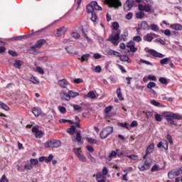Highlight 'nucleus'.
I'll return each mask as SVG.
<instances>
[{
	"label": "nucleus",
	"mask_w": 182,
	"mask_h": 182,
	"mask_svg": "<svg viewBox=\"0 0 182 182\" xmlns=\"http://www.w3.org/2000/svg\"><path fill=\"white\" fill-rule=\"evenodd\" d=\"M68 94H69V96H70V97H76V96H79L78 92H73L72 90H69Z\"/></svg>",
	"instance_id": "obj_33"
},
{
	"label": "nucleus",
	"mask_w": 182,
	"mask_h": 182,
	"mask_svg": "<svg viewBox=\"0 0 182 182\" xmlns=\"http://www.w3.org/2000/svg\"><path fill=\"white\" fill-rule=\"evenodd\" d=\"M112 109H113V107L112 106H108L107 107H105V113H106L107 114L108 113H110V112H112Z\"/></svg>",
	"instance_id": "obj_55"
},
{
	"label": "nucleus",
	"mask_w": 182,
	"mask_h": 182,
	"mask_svg": "<svg viewBox=\"0 0 182 182\" xmlns=\"http://www.w3.org/2000/svg\"><path fill=\"white\" fill-rule=\"evenodd\" d=\"M113 133V127H107L104 128L100 134V136L101 139H107L110 134Z\"/></svg>",
	"instance_id": "obj_4"
},
{
	"label": "nucleus",
	"mask_w": 182,
	"mask_h": 182,
	"mask_svg": "<svg viewBox=\"0 0 182 182\" xmlns=\"http://www.w3.org/2000/svg\"><path fill=\"white\" fill-rule=\"evenodd\" d=\"M155 120L156 122H161V120H163V117H161V115L160 114H156L155 115Z\"/></svg>",
	"instance_id": "obj_51"
},
{
	"label": "nucleus",
	"mask_w": 182,
	"mask_h": 182,
	"mask_svg": "<svg viewBox=\"0 0 182 182\" xmlns=\"http://www.w3.org/2000/svg\"><path fill=\"white\" fill-rule=\"evenodd\" d=\"M133 41H134V42H141V37L139 36H134Z\"/></svg>",
	"instance_id": "obj_61"
},
{
	"label": "nucleus",
	"mask_w": 182,
	"mask_h": 182,
	"mask_svg": "<svg viewBox=\"0 0 182 182\" xmlns=\"http://www.w3.org/2000/svg\"><path fill=\"white\" fill-rule=\"evenodd\" d=\"M151 55H152V56H154L155 58H164V55L160 53H157V51L154 50H151L150 52Z\"/></svg>",
	"instance_id": "obj_21"
},
{
	"label": "nucleus",
	"mask_w": 182,
	"mask_h": 182,
	"mask_svg": "<svg viewBox=\"0 0 182 182\" xmlns=\"http://www.w3.org/2000/svg\"><path fill=\"white\" fill-rule=\"evenodd\" d=\"M61 145L62 144L60 143V141L58 139H53L47 141L44 144V147H46V149H58L60 147Z\"/></svg>",
	"instance_id": "obj_2"
},
{
	"label": "nucleus",
	"mask_w": 182,
	"mask_h": 182,
	"mask_svg": "<svg viewBox=\"0 0 182 182\" xmlns=\"http://www.w3.org/2000/svg\"><path fill=\"white\" fill-rule=\"evenodd\" d=\"M74 83L79 85V83H83V80L82 78H75L73 80Z\"/></svg>",
	"instance_id": "obj_54"
},
{
	"label": "nucleus",
	"mask_w": 182,
	"mask_h": 182,
	"mask_svg": "<svg viewBox=\"0 0 182 182\" xmlns=\"http://www.w3.org/2000/svg\"><path fill=\"white\" fill-rule=\"evenodd\" d=\"M154 150V144L153 143L150 144L146 149L145 155L143 156V159H146L149 154H151Z\"/></svg>",
	"instance_id": "obj_9"
},
{
	"label": "nucleus",
	"mask_w": 182,
	"mask_h": 182,
	"mask_svg": "<svg viewBox=\"0 0 182 182\" xmlns=\"http://www.w3.org/2000/svg\"><path fill=\"white\" fill-rule=\"evenodd\" d=\"M92 5L94 8V10L95 9V11H102V8L100 6H99V4H97V2L92 1Z\"/></svg>",
	"instance_id": "obj_27"
},
{
	"label": "nucleus",
	"mask_w": 182,
	"mask_h": 182,
	"mask_svg": "<svg viewBox=\"0 0 182 182\" xmlns=\"http://www.w3.org/2000/svg\"><path fill=\"white\" fill-rule=\"evenodd\" d=\"M119 59L122 62H128V63L131 62L130 58L127 55H120Z\"/></svg>",
	"instance_id": "obj_28"
},
{
	"label": "nucleus",
	"mask_w": 182,
	"mask_h": 182,
	"mask_svg": "<svg viewBox=\"0 0 182 182\" xmlns=\"http://www.w3.org/2000/svg\"><path fill=\"white\" fill-rule=\"evenodd\" d=\"M162 116L166 118V122L169 124H173L174 126H177V123L174 122L173 119L176 120H181L182 119V117L180 114L171 112H164L162 113Z\"/></svg>",
	"instance_id": "obj_1"
},
{
	"label": "nucleus",
	"mask_w": 182,
	"mask_h": 182,
	"mask_svg": "<svg viewBox=\"0 0 182 182\" xmlns=\"http://www.w3.org/2000/svg\"><path fill=\"white\" fill-rule=\"evenodd\" d=\"M170 29L173 31H182V25L178 23H173L169 26Z\"/></svg>",
	"instance_id": "obj_15"
},
{
	"label": "nucleus",
	"mask_w": 182,
	"mask_h": 182,
	"mask_svg": "<svg viewBox=\"0 0 182 182\" xmlns=\"http://www.w3.org/2000/svg\"><path fill=\"white\" fill-rule=\"evenodd\" d=\"M30 163L31 164H32L33 166H38V164L39 163V161H38V159H31L30 160Z\"/></svg>",
	"instance_id": "obj_46"
},
{
	"label": "nucleus",
	"mask_w": 182,
	"mask_h": 182,
	"mask_svg": "<svg viewBox=\"0 0 182 182\" xmlns=\"http://www.w3.org/2000/svg\"><path fill=\"white\" fill-rule=\"evenodd\" d=\"M86 140L90 144H97V141L93 138H86Z\"/></svg>",
	"instance_id": "obj_35"
},
{
	"label": "nucleus",
	"mask_w": 182,
	"mask_h": 182,
	"mask_svg": "<svg viewBox=\"0 0 182 182\" xmlns=\"http://www.w3.org/2000/svg\"><path fill=\"white\" fill-rule=\"evenodd\" d=\"M94 11L95 10H94V7L92 4V2L90 4L87 5V12L88 14H94L95 13Z\"/></svg>",
	"instance_id": "obj_25"
},
{
	"label": "nucleus",
	"mask_w": 182,
	"mask_h": 182,
	"mask_svg": "<svg viewBox=\"0 0 182 182\" xmlns=\"http://www.w3.org/2000/svg\"><path fill=\"white\" fill-rule=\"evenodd\" d=\"M105 4L111 8H119V6H122V3L119 0H105Z\"/></svg>",
	"instance_id": "obj_6"
},
{
	"label": "nucleus",
	"mask_w": 182,
	"mask_h": 182,
	"mask_svg": "<svg viewBox=\"0 0 182 182\" xmlns=\"http://www.w3.org/2000/svg\"><path fill=\"white\" fill-rule=\"evenodd\" d=\"M37 48H38L36 46H33L28 50V52L31 55H38V53H39V51L37 50Z\"/></svg>",
	"instance_id": "obj_20"
},
{
	"label": "nucleus",
	"mask_w": 182,
	"mask_h": 182,
	"mask_svg": "<svg viewBox=\"0 0 182 182\" xmlns=\"http://www.w3.org/2000/svg\"><path fill=\"white\" fill-rule=\"evenodd\" d=\"M58 110L63 114H65V113H66V108L65 107H63V106H59L58 107Z\"/></svg>",
	"instance_id": "obj_48"
},
{
	"label": "nucleus",
	"mask_w": 182,
	"mask_h": 182,
	"mask_svg": "<svg viewBox=\"0 0 182 182\" xmlns=\"http://www.w3.org/2000/svg\"><path fill=\"white\" fill-rule=\"evenodd\" d=\"M148 79H149V80H152L153 82L157 81V78L156 77V76L152 75H148Z\"/></svg>",
	"instance_id": "obj_58"
},
{
	"label": "nucleus",
	"mask_w": 182,
	"mask_h": 182,
	"mask_svg": "<svg viewBox=\"0 0 182 182\" xmlns=\"http://www.w3.org/2000/svg\"><path fill=\"white\" fill-rule=\"evenodd\" d=\"M24 168L26 170H32L33 168V166L31 164H27L24 166Z\"/></svg>",
	"instance_id": "obj_59"
},
{
	"label": "nucleus",
	"mask_w": 182,
	"mask_h": 182,
	"mask_svg": "<svg viewBox=\"0 0 182 182\" xmlns=\"http://www.w3.org/2000/svg\"><path fill=\"white\" fill-rule=\"evenodd\" d=\"M119 39H120V31L117 32L114 36H109L107 41L114 44V46H117L119 45Z\"/></svg>",
	"instance_id": "obj_5"
},
{
	"label": "nucleus",
	"mask_w": 182,
	"mask_h": 182,
	"mask_svg": "<svg viewBox=\"0 0 182 182\" xmlns=\"http://www.w3.org/2000/svg\"><path fill=\"white\" fill-rule=\"evenodd\" d=\"M160 170H161V168H160V166H159V165L155 164L152 166L151 171V173H154L156 171H160Z\"/></svg>",
	"instance_id": "obj_31"
},
{
	"label": "nucleus",
	"mask_w": 182,
	"mask_h": 182,
	"mask_svg": "<svg viewBox=\"0 0 182 182\" xmlns=\"http://www.w3.org/2000/svg\"><path fill=\"white\" fill-rule=\"evenodd\" d=\"M126 157H128V159H130V160H137V159H139V156L134 154L127 155Z\"/></svg>",
	"instance_id": "obj_44"
},
{
	"label": "nucleus",
	"mask_w": 182,
	"mask_h": 182,
	"mask_svg": "<svg viewBox=\"0 0 182 182\" xmlns=\"http://www.w3.org/2000/svg\"><path fill=\"white\" fill-rule=\"evenodd\" d=\"M162 144H163V149H165V150H168V142H167V141L164 140L162 141Z\"/></svg>",
	"instance_id": "obj_50"
},
{
	"label": "nucleus",
	"mask_w": 182,
	"mask_h": 182,
	"mask_svg": "<svg viewBox=\"0 0 182 182\" xmlns=\"http://www.w3.org/2000/svg\"><path fill=\"white\" fill-rule=\"evenodd\" d=\"M32 113L34 116L38 117L42 113V109L38 107H35L32 109Z\"/></svg>",
	"instance_id": "obj_18"
},
{
	"label": "nucleus",
	"mask_w": 182,
	"mask_h": 182,
	"mask_svg": "<svg viewBox=\"0 0 182 182\" xmlns=\"http://www.w3.org/2000/svg\"><path fill=\"white\" fill-rule=\"evenodd\" d=\"M112 28L113 29H114L115 31H117L119 29V23L117 22H114L112 23Z\"/></svg>",
	"instance_id": "obj_63"
},
{
	"label": "nucleus",
	"mask_w": 182,
	"mask_h": 182,
	"mask_svg": "<svg viewBox=\"0 0 182 182\" xmlns=\"http://www.w3.org/2000/svg\"><path fill=\"white\" fill-rule=\"evenodd\" d=\"M30 82L33 83V85H38V83H39V80H38V78L35 76H31L30 77Z\"/></svg>",
	"instance_id": "obj_30"
},
{
	"label": "nucleus",
	"mask_w": 182,
	"mask_h": 182,
	"mask_svg": "<svg viewBox=\"0 0 182 182\" xmlns=\"http://www.w3.org/2000/svg\"><path fill=\"white\" fill-rule=\"evenodd\" d=\"M87 97L90 99H96V93L93 91H90L87 95Z\"/></svg>",
	"instance_id": "obj_34"
},
{
	"label": "nucleus",
	"mask_w": 182,
	"mask_h": 182,
	"mask_svg": "<svg viewBox=\"0 0 182 182\" xmlns=\"http://www.w3.org/2000/svg\"><path fill=\"white\" fill-rule=\"evenodd\" d=\"M60 97L63 100H67L69 101L70 100V96L69 95V92L67 93L65 91H61L60 93Z\"/></svg>",
	"instance_id": "obj_14"
},
{
	"label": "nucleus",
	"mask_w": 182,
	"mask_h": 182,
	"mask_svg": "<svg viewBox=\"0 0 182 182\" xmlns=\"http://www.w3.org/2000/svg\"><path fill=\"white\" fill-rule=\"evenodd\" d=\"M73 153L78 157V156L82 154V150L80 148H75L73 149Z\"/></svg>",
	"instance_id": "obj_37"
},
{
	"label": "nucleus",
	"mask_w": 182,
	"mask_h": 182,
	"mask_svg": "<svg viewBox=\"0 0 182 182\" xmlns=\"http://www.w3.org/2000/svg\"><path fill=\"white\" fill-rule=\"evenodd\" d=\"M134 4V0H127L125 4H124V9L126 12L130 11L132 8H133V5Z\"/></svg>",
	"instance_id": "obj_7"
},
{
	"label": "nucleus",
	"mask_w": 182,
	"mask_h": 182,
	"mask_svg": "<svg viewBox=\"0 0 182 182\" xmlns=\"http://www.w3.org/2000/svg\"><path fill=\"white\" fill-rule=\"evenodd\" d=\"M139 11H145V12H151V7L149 4H146L145 6L140 4L138 6Z\"/></svg>",
	"instance_id": "obj_12"
},
{
	"label": "nucleus",
	"mask_w": 182,
	"mask_h": 182,
	"mask_svg": "<svg viewBox=\"0 0 182 182\" xmlns=\"http://www.w3.org/2000/svg\"><path fill=\"white\" fill-rule=\"evenodd\" d=\"M24 38H31V34L24 36H17L14 38L16 41H22Z\"/></svg>",
	"instance_id": "obj_45"
},
{
	"label": "nucleus",
	"mask_w": 182,
	"mask_h": 182,
	"mask_svg": "<svg viewBox=\"0 0 182 182\" xmlns=\"http://www.w3.org/2000/svg\"><path fill=\"white\" fill-rule=\"evenodd\" d=\"M58 85L63 89H65L68 86H69V82L65 79L60 80L58 81Z\"/></svg>",
	"instance_id": "obj_16"
},
{
	"label": "nucleus",
	"mask_w": 182,
	"mask_h": 182,
	"mask_svg": "<svg viewBox=\"0 0 182 182\" xmlns=\"http://www.w3.org/2000/svg\"><path fill=\"white\" fill-rule=\"evenodd\" d=\"M51 160H53V155H49L48 157L46 158V163H49Z\"/></svg>",
	"instance_id": "obj_64"
},
{
	"label": "nucleus",
	"mask_w": 182,
	"mask_h": 182,
	"mask_svg": "<svg viewBox=\"0 0 182 182\" xmlns=\"http://www.w3.org/2000/svg\"><path fill=\"white\" fill-rule=\"evenodd\" d=\"M150 28L151 29L154 31V32H159V26L156 24H151L150 25Z\"/></svg>",
	"instance_id": "obj_36"
},
{
	"label": "nucleus",
	"mask_w": 182,
	"mask_h": 182,
	"mask_svg": "<svg viewBox=\"0 0 182 182\" xmlns=\"http://www.w3.org/2000/svg\"><path fill=\"white\" fill-rule=\"evenodd\" d=\"M76 132V127L71 126L70 129H67V133L70 134L71 136H73Z\"/></svg>",
	"instance_id": "obj_26"
},
{
	"label": "nucleus",
	"mask_w": 182,
	"mask_h": 182,
	"mask_svg": "<svg viewBox=\"0 0 182 182\" xmlns=\"http://www.w3.org/2000/svg\"><path fill=\"white\" fill-rule=\"evenodd\" d=\"M129 34L127 33V32H124L122 36H121V38H120V40L121 41H123V42H126L127 41V36Z\"/></svg>",
	"instance_id": "obj_39"
},
{
	"label": "nucleus",
	"mask_w": 182,
	"mask_h": 182,
	"mask_svg": "<svg viewBox=\"0 0 182 182\" xmlns=\"http://www.w3.org/2000/svg\"><path fill=\"white\" fill-rule=\"evenodd\" d=\"M77 159L82 161V163H86V161H87V159L86 158V156H85L83 154H80L78 156H77Z\"/></svg>",
	"instance_id": "obj_32"
},
{
	"label": "nucleus",
	"mask_w": 182,
	"mask_h": 182,
	"mask_svg": "<svg viewBox=\"0 0 182 182\" xmlns=\"http://www.w3.org/2000/svg\"><path fill=\"white\" fill-rule=\"evenodd\" d=\"M46 43V41L45 39L38 40L37 41V44L35 45V46L37 48H42V46L45 45Z\"/></svg>",
	"instance_id": "obj_24"
},
{
	"label": "nucleus",
	"mask_w": 182,
	"mask_h": 182,
	"mask_svg": "<svg viewBox=\"0 0 182 182\" xmlns=\"http://www.w3.org/2000/svg\"><path fill=\"white\" fill-rule=\"evenodd\" d=\"M151 105H153L154 106H156V107H159V106H160V102L152 100L150 101Z\"/></svg>",
	"instance_id": "obj_52"
},
{
	"label": "nucleus",
	"mask_w": 182,
	"mask_h": 182,
	"mask_svg": "<svg viewBox=\"0 0 182 182\" xmlns=\"http://www.w3.org/2000/svg\"><path fill=\"white\" fill-rule=\"evenodd\" d=\"M169 60H170V58H165L160 60V63H161V65H166Z\"/></svg>",
	"instance_id": "obj_43"
},
{
	"label": "nucleus",
	"mask_w": 182,
	"mask_h": 182,
	"mask_svg": "<svg viewBox=\"0 0 182 182\" xmlns=\"http://www.w3.org/2000/svg\"><path fill=\"white\" fill-rule=\"evenodd\" d=\"M181 174H182V167L178 169L171 171V172H168V177H171V176H181Z\"/></svg>",
	"instance_id": "obj_11"
},
{
	"label": "nucleus",
	"mask_w": 182,
	"mask_h": 182,
	"mask_svg": "<svg viewBox=\"0 0 182 182\" xmlns=\"http://www.w3.org/2000/svg\"><path fill=\"white\" fill-rule=\"evenodd\" d=\"M156 38H157L156 34L150 33L145 35L143 39L145 42H151V41H153V39H156Z\"/></svg>",
	"instance_id": "obj_8"
},
{
	"label": "nucleus",
	"mask_w": 182,
	"mask_h": 182,
	"mask_svg": "<svg viewBox=\"0 0 182 182\" xmlns=\"http://www.w3.org/2000/svg\"><path fill=\"white\" fill-rule=\"evenodd\" d=\"M23 66V61L21 60H16L14 63V67L16 69H21Z\"/></svg>",
	"instance_id": "obj_17"
},
{
	"label": "nucleus",
	"mask_w": 182,
	"mask_h": 182,
	"mask_svg": "<svg viewBox=\"0 0 182 182\" xmlns=\"http://www.w3.org/2000/svg\"><path fill=\"white\" fill-rule=\"evenodd\" d=\"M144 159V164H140L138 166V168H139L141 171L149 170V168H150V167L151 166V163L153 161L151 158L146 157V159Z\"/></svg>",
	"instance_id": "obj_3"
},
{
	"label": "nucleus",
	"mask_w": 182,
	"mask_h": 182,
	"mask_svg": "<svg viewBox=\"0 0 182 182\" xmlns=\"http://www.w3.org/2000/svg\"><path fill=\"white\" fill-rule=\"evenodd\" d=\"M36 72H38V73H40V75H44L45 72L43 71V69H42V68L41 67H37L36 68Z\"/></svg>",
	"instance_id": "obj_53"
},
{
	"label": "nucleus",
	"mask_w": 182,
	"mask_h": 182,
	"mask_svg": "<svg viewBox=\"0 0 182 182\" xmlns=\"http://www.w3.org/2000/svg\"><path fill=\"white\" fill-rule=\"evenodd\" d=\"M71 36L74 38V39H79V38H80V35H79L77 32H73Z\"/></svg>",
	"instance_id": "obj_47"
},
{
	"label": "nucleus",
	"mask_w": 182,
	"mask_h": 182,
	"mask_svg": "<svg viewBox=\"0 0 182 182\" xmlns=\"http://www.w3.org/2000/svg\"><path fill=\"white\" fill-rule=\"evenodd\" d=\"M163 33H164V35L166 36H170V35H171V31L168 29H166L165 31H162Z\"/></svg>",
	"instance_id": "obj_62"
},
{
	"label": "nucleus",
	"mask_w": 182,
	"mask_h": 182,
	"mask_svg": "<svg viewBox=\"0 0 182 182\" xmlns=\"http://www.w3.org/2000/svg\"><path fill=\"white\" fill-rule=\"evenodd\" d=\"M147 89H153V87H156V82H150L146 85Z\"/></svg>",
	"instance_id": "obj_41"
},
{
	"label": "nucleus",
	"mask_w": 182,
	"mask_h": 182,
	"mask_svg": "<svg viewBox=\"0 0 182 182\" xmlns=\"http://www.w3.org/2000/svg\"><path fill=\"white\" fill-rule=\"evenodd\" d=\"M118 126L120 127H124V129H127V130H130V127L127 126V124L118 123Z\"/></svg>",
	"instance_id": "obj_56"
},
{
	"label": "nucleus",
	"mask_w": 182,
	"mask_h": 182,
	"mask_svg": "<svg viewBox=\"0 0 182 182\" xmlns=\"http://www.w3.org/2000/svg\"><path fill=\"white\" fill-rule=\"evenodd\" d=\"M159 81L160 82V83H162V85H167V83H168L166 77H160L159 79Z\"/></svg>",
	"instance_id": "obj_42"
},
{
	"label": "nucleus",
	"mask_w": 182,
	"mask_h": 182,
	"mask_svg": "<svg viewBox=\"0 0 182 182\" xmlns=\"http://www.w3.org/2000/svg\"><path fill=\"white\" fill-rule=\"evenodd\" d=\"M32 132L35 134L36 139H42V137H43V136L45 135V133H43V132L38 129V128L36 127H33L32 129Z\"/></svg>",
	"instance_id": "obj_10"
},
{
	"label": "nucleus",
	"mask_w": 182,
	"mask_h": 182,
	"mask_svg": "<svg viewBox=\"0 0 182 182\" xmlns=\"http://www.w3.org/2000/svg\"><path fill=\"white\" fill-rule=\"evenodd\" d=\"M117 96L119 100H121V102H122V100H124V97H123V94H122V88L119 87L117 90Z\"/></svg>",
	"instance_id": "obj_22"
},
{
	"label": "nucleus",
	"mask_w": 182,
	"mask_h": 182,
	"mask_svg": "<svg viewBox=\"0 0 182 182\" xmlns=\"http://www.w3.org/2000/svg\"><path fill=\"white\" fill-rule=\"evenodd\" d=\"M90 58V54L87 53L85 55H83L81 56V58H79L78 59L81 60V63H83V62H87V60Z\"/></svg>",
	"instance_id": "obj_23"
},
{
	"label": "nucleus",
	"mask_w": 182,
	"mask_h": 182,
	"mask_svg": "<svg viewBox=\"0 0 182 182\" xmlns=\"http://www.w3.org/2000/svg\"><path fill=\"white\" fill-rule=\"evenodd\" d=\"M140 63H144L145 65H149V66H153V64L146 60H143V59H141L140 60Z\"/></svg>",
	"instance_id": "obj_57"
},
{
	"label": "nucleus",
	"mask_w": 182,
	"mask_h": 182,
	"mask_svg": "<svg viewBox=\"0 0 182 182\" xmlns=\"http://www.w3.org/2000/svg\"><path fill=\"white\" fill-rule=\"evenodd\" d=\"M87 156L92 163H96V159H95V157H93L92 154H87Z\"/></svg>",
	"instance_id": "obj_49"
},
{
	"label": "nucleus",
	"mask_w": 182,
	"mask_h": 182,
	"mask_svg": "<svg viewBox=\"0 0 182 182\" xmlns=\"http://www.w3.org/2000/svg\"><path fill=\"white\" fill-rule=\"evenodd\" d=\"M65 32H66V28H65V26H63L60 28H58L56 30V36H62V35L65 34Z\"/></svg>",
	"instance_id": "obj_19"
},
{
	"label": "nucleus",
	"mask_w": 182,
	"mask_h": 182,
	"mask_svg": "<svg viewBox=\"0 0 182 182\" xmlns=\"http://www.w3.org/2000/svg\"><path fill=\"white\" fill-rule=\"evenodd\" d=\"M136 43L134 41H130L127 44V48H129L131 52H136L137 48H135Z\"/></svg>",
	"instance_id": "obj_13"
},
{
	"label": "nucleus",
	"mask_w": 182,
	"mask_h": 182,
	"mask_svg": "<svg viewBox=\"0 0 182 182\" xmlns=\"http://www.w3.org/2000/svg\"><path fill=\"white\" fill-rule=\"evenodd\" d=\"M0 109H3V110H6V112H8V110H9V107H8V105H6V104L0 102Z\"/></svg>",
	"instance_id": "obj_29"
},
{
	"label": "nucleus",
	"mask_w": 182,
	"mask_h": 182,
	"mask_svg": "<svg viewBox=\"0 0 182 182\" xmlns=\"http://www.w3.org/2000/svg\"><path fill=\"white\" fill-rule=\"evenodd\" d=\"M0 182H9V180H8V178H6V176L3 175L0 178Z\"/></svg>",
	"instance_id": "obj_60"
},
{
	"label": "nucleus",
	"mask_w": 182,
	"mask_h": 182,
	"mask_svg": "<svg viewBox=\"0 0 182 182\" xmlns=\"http://www.w3.org/2000/svg\"><path fill=\"white\" fill-rule=\"evenodd\" d=\"M141 27L142 28V29L147 30L149 29V24L146 21H142L141 23Z\"/></svg>",
	"instance_id": "obj_40"
},
{
	"label": "nucleus",
	"mask_w": 182,
	"mask_h": 182,
	"mask_svg": "<svg viewBox=\"0 0 182 182\" xmlns=\"http://www.w3.org/2000/svg\"><path fill=\"white\" fill-rule=\"evenodd\" d=\"M136 16L137 19H141V18H144V12H143V11L137 12Z\"/></svg>",
	"instance_id": "obj_38"
}]
</instances>
